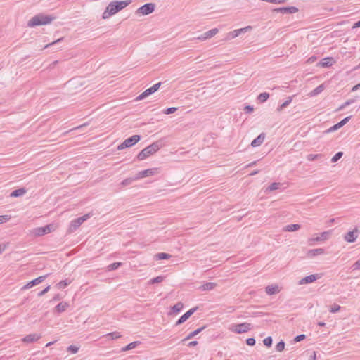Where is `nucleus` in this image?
Returning a JSON list of instances; mask_svg holds the SVG:
<instances>
[{
	"instance_id": "nucleus-1",
	"label": "nucleus",
	"mask_w": 360,
	"mask_h": 360,
	"mask_svg": "<svg viewBox=\"0 0 360 360\" xmlns=\"http://www.w3.org/2000/svg\"><path fill=\"white\" fill-rule=\"evenodd\" d=\"M131 3V0L114 1H111L103 13L102 18L108 19L122 11Z\"/></svg>"
},
{
	"instance_id": "nucleus-2",
	"label": "nucleus",
	"mask_w": 360,
	"mask_h": 360,
	"mask_svg": "<svg viewBox=\"0 0 360 360\" xmlns=\"http://www.w3.org/2000/svg\"><path fill=\"white\" fill-rule=\"evenodd\" d=\"M54 19L55 17L53 16L39 13L32 17L27 22V26L33 27L35 26L47 25L51 23Z\"/></svg>"
},
{
	"instance_id": "nucleus-3",
	"label": "nucleus",
	"mask_w": 360,
	"mask_h": 360,
	"mask_svg": "<svg viewBox=\"0 0 360 360\" xmlns=\"http://www.w3.org/2000/svg\"><path fill=\"white\" fill-rule=\"evenodd\" d=\"M162 147L160 141L153 142L152 144L143 148L137 155L139 160H143L150 155L155 153Z\"/></svg>"
},
{
	"instance_id": "nucleus-4",
	"label": "nucleus",
	"mask_w": 360,
	"mask_h": 360,
	"mask_svg": "<svg viewBox=\"0 0 360 360\" xmlns=\"http://www.w3.org/2000/svg\"><path fill=\"white\" fill-rule=\"evenodd\" d=\"M141 140L140 135H133L125 139L121 144L117 146V150H123L124 148L134 146Z\"/></svg>"
},
{
	"instance_id": "nucleus-5",
	"label": "nucleus",
	"mask_w": 360,
	"mask_h": 360,
	"mask_svg": "<svg viewBox=\"0 0 360 360\" xmlns=\"http://www.w3.org/2000/svg\"><path fill=\"white\" fill-rule=\"evenodd\" d=\"M155 4L154 3H147L139 7L136 11L138 15H147L155 11Z\"/></svg>"
},
{
	"instance_id": "nucleus-6",
	"label": "nucleus",
	"mask_w": 360,
	"mask_h": 360,
	"mask_svg": "<svg viewBox=\"0 0 360 360\" xmlns=\"http://www.w3.org/2000/svg\"><path fill=\"white\" fill-rule=\"evenodd\" d=\"M89 217V214H86L82 217H78L77 219L72 220L70 223L69 231L70 232L75 231L77 228H79L81 226L82 223H84Z\"/></svg>"
},
{
	"instance_id": "nucleus-7",
	"label": "nucleus",
	"mask_w": 360,
	"mask_h": 360,
	"mask_svg": "<svg viewBox=\"0 0 360 360\" xmlns=\"http://www.w3.org/2000/svg\"><path fill=\"white\" fill-rule=\"evenodd\" d=\"M252 329V325L249 323H242L236 324L233 326L231 330L237 334L246 333Z\"/></svg>"
},
{
	"instance_id": "nucleus-8",
	"label": "nucleus",
	"mask_w": 360,
	"mask_h": 360,
	"mask_svg": "<svg viewBox=\"0 0 360 360\" xmlns=\"http://www.w3.org/2000/svg\"><path fill=\"white\" fill-rule=\"evenodd\" d=\"M53 230V225L48 224L42 227H38L33 230V233L36 236H41L50 233Z\"/></svg>"
},
{
	"instance_id": "nucleus-9",
	"label": "nucleus",
	"mask_w": 360,
	"mask_h": 360,
	"mask_svg": "<svg viewBox=\"0 0 360 360\" xmlns=\"http://www.w3.org/2000/svg\"><path fill=\"white\" fill-rule=\"evenodd\" d=\"M48 276H49V274H46L44 276H41L35 279H33L32 281L28 282L26 285H25L22 288V290H27V289H29L30 288H32L33 286H35V285L41 283L47 278Z\"/></svg>"
},
{
	"instance_id": "nucleus-10",
	"label": "nucleus",
	"mask_w": 360,
	"mask_h": 360,
	"mask_svg": "<svg viewBox=\"0 0 360 360\" xmlns=\"http://www.w3.org/2000/svg\"><path fill=\"white\" fill-rule=\"evenodd\" d=\"M359 236V230L357 228L354 229L352 231L347 232L344 236V239L348 243H354Z\"/></svg>"
},
{
	"instance_id": "nucleus-11",
	"label": "nucleus",
	"mask_w": 360,
	"mask_h": 360,
	"mask_svg": "<svg viewBox=\"0 0 360 360\" xmlns=\"http://www.w3.org/2000/svg\"><path fill=\"white\" fill-rule=\"evenodd\" d=\"M198 309V307H193L184 313L176 322V326H179L184 323L193 313Z\"/></svg>"
},
{
	"instance_id": "nucleus-12",
	"label": "nucleus",
	"mask_w": 360,
	"mask_h": 360,
	"mask_svg": "<svg viewBox=\"0 0 360 360\" xmlns=\"http://www.w3.org/2000/svg\"><path fill=\"white\" fill-rule=\"evenodd\" d=\"M156 172H157V169L156 168H153V169H148L143 170V171L139 172L136 174V176L135 177V179H142V178H144V177L153 176V175L155 174Z\"/></svg>"
},
{
	"instance_id": "nucleus-13",
	"label": "nucleus",
	"mask_w": 360,
	"mask_h": 360,
	"mask_svg": "<svg viewBox=\"0 0 360 360\" xmlns=\"http://www.w3.org/2000/svg\"><path fill=\"white\" fill-rule=\"evenodd\" d=\"M219 32V30L217 28H213L207 32H205L200 36L197 37V39L200 41H205L206 39H210L211 37L216 35Z\"/></svg>"
},
{
	"instance_id": "nucleus-14",
	"label": "nucleus",
	"mask_w": 360,
	"mask_h": 360,
	"mask_svg": "<svg viewBox=\"0 0 360 360\" xmlns=\"http://www.w3.org/2000/svg\"><path fill=\"white\" fill-rule=\"evenodd\" d=\"M320 278H321L320 274H311V275H309V276H305L304 278H302L299 281V284L304 285V284L311 283Z\"/></svg>"
},
{
	"instance_id": "nucleus-15",
	"label": "nucleus",
	"mask_w": 360,
	"mask_h": 360,
	"mask_svg": "<svg viewBox=\"0 0 360 360\" xmlns=\"http://www.w3.org/2000/svg\"><path fill=\"white\" fill-rule=\"evenodd\" d=\"M274 11L284 13H295L298 11V8L295 6H288V7H281L274 9Z\"/></svg>"
},
{
	"instance_id": "nucleus-16",
	"label": "nucleus",
	"mask_w": 360,
	"mask_h": 360,
	"mask_svg": "<svg viewBox=\"0 0 360 360\" xmlns=\"http://www.w3.org/2000/svg\"><path fill=\"white\" fill-rule=\"evenodd\" d=\"M335 61L333 58L332 57H327L325 58H323L318 64L317 65L322 68H328L333 65V63H335Z\"/></svg>"
},
{
	"instance_id": "nucleus-17",
	"label": "nucleus",
	"mask_w": 360,
	"mask_h": 360,
	"mask_svg": "<svg viewBox=\"0 0 360 360\" xmlns=\"http://www.w3.org/2000/svg\"><path fill=\"white\" fill-rule=\"evenodd\" d=\"M41 338V335L39 334H29L22 338V342L27 343L34 342L39 340Z\"/></svg>"
},
{
	"instance_id": "nucleus-18",
	"label": "nucleus",
	"mask_w": 360,
	"mask_h": 360,
	"mask_svg": "<svg viewBox=\"0 0 360 360\" xmlns=\"http://www.w3.org/2000/svg\"><path fill=\"white\" fill-rule=\"evenodd\" d=\"M281 288L278 285H270L266 287L265 292L269 295H272L279 292Z\"/></svg>"
},
{
	"instance_id": "nucleus-19",
	"label": "nucleus",
	"mask_w": 360,
	"mask_h": 360,
	"mask_svg": "<svg viewBox=\"0 0 360 360\" xmlns=\"http://www.w3.org/2000/svg\"><path fill=\"white\" fill-rule=\"evenodd\" d=\"M217 284L213 282H207L198 288V290L201 291H210L213 290Z\"/></svg>"
},
{
	"instance_id": "nucleus-20",
	"label": "nucleus",
	"mask_w": 360,
	"mask_h": 360,
	"mask_svg": "<svg viewBox=\"0 0 360 360\" xmlns=\"http://www.w3.org/2000/svg\"><path fill=\"white\" fill-rule=\"evenodd\" d=\"M265 139V134L261 133L257 138H255L251 143V146L257 147L262 145Z\"/></svg>"
},
{
	"instance_id": "nucleus-21",
	"label": "nucleus",
	"mask_w": 360,
	"mask_h": 360,
	"mask_svg": "<svg viewBox=\"0 0 360 360\" xmlns=\"http://www.w3.org/2000/svg\"><path fill=\"white\" fill-rule=\"evenodd\" d=\"M155 91L154 90H153V89L151 87L146 89L143 93H141L140 95H139L136 100V101H141V100H143L144 98H146V97H148V96L153 94V93H155Z\"/></svg>"
},
{
	"instance_id": "nucleus-22",
	"label": "nucleus",
	"mask_w": 360,
	"mask_h": 360,
	"mask_svg": "<svg viewBox=\"0 0 360 360\" xmlns=\"http://www.w3.org/2000/svg\"><path fill=\"white\" fill-rule=\"evenodd\" d=\"M26 193H27L26 188H20L15 189L13 191H12L11 193L10 194V196L13 197V198H18V197L22 196Z\"/></svg>"
},
{
	"instance_id": "nucleus-23",
	"label": "nucleus",
	"mask_w": 360,
	"mask_h": 360,
	"mask_svg": "<svg viewBox=\"0 0 360 360\" xmlns=\"http://www.w3.org/2000/svg\"><path fill=\"white\" fill-rule=\"evenodd\" d=\"M243 33H244V30H243L242 28L235 30L228 33L226 39H233L238 37L240 34H243Z\"/></svg>"
},
{
	"instance_id": "nucleus-24",
	"label": "nucleus",
	"mask_w": 360,
	"mask_h": 360,
	"mask_svg": "<svg viewBox=\"0 0 360 360\" xmlns=\"http://www.w3.org/2000/svg\"><path fill=\"white\" fill-rule=\"evenodd\" d=\"M329 234H330L329 231L322 232L321 233L320 236H317L316 238H313L310 239V241H311V242H320V241L325 240H326L328 238Z\"/></svg>"
},
{
	"instance_id": "nucleus-25",
	"label": "nucleus",
	"mask_w": 360,
	"mask_h": 360,
	"mask_svg": "<svg viewBox=\"0 0 360 360\" xmlns=\"http://www.w3.org/2000/svg\"><path fill=\"white\" fill-rule=\"evenodd\" d=\"M68 307H69L68 303H67L65 302H61L56 306L55 309L58 313H62V312L65 311L68 309Z\"/></svg>"
},
{
	"instance_id": "nucleus-26",
	"label": "nucleus",
	"mask_w": 360,
	"mask_h": 360,
	"mask_svg": "<svg viewBox=\"0 0 360 360\" xmlns=\"http://www.w3.org/2000/svg\"><path fill=\"white\" fill-rule=\"evenodd\" d=\"M140 345H141V342L140 341L132 342L128 344L124 347H122L121 349V352H126V351H128V350H131V349H132L134 348H136L137 346H139Z\"/></svg>"
},
{
	"instance_id": "nucleus-27",
	"label": "nucleus",
	"mask_w": 360,
	"mask_h": 360,
	"mask_svg": "<svg viewBox=\"0 0 360 360\" xmlns=\"http://www.w3.org/2000/svg\"><path fill=\"white\" fill-rule=\"evenodd\" d=\"M323 253H324V249H323V248L311 249L308 251V256L315 257L318 255H321Z\"/></svg>"
},
{
	"instance_id": "nucleus-28",
	"label": "nucleus",
	"mask_w": 360,
	"mask_h": 360,
	"mask_svg": "<svg viewBox=\"0 0 360 360\" xmlns=\"http://www.w3.org/2000/svg\"><path fill=\"white\" fill-rule=\"evenodd\" d=\"M300 229V224H289V225L285 226L283 228V230L285 231L292 232V231H297Z\"/></svg>"
},
{
	"instance_id": "nucleus-29",
	"label": "nucleus",
	"mask_w": 360,
	"mask_h": 360,
	"mask_svg": "<svg viewBox=\"0 0 360 360\" xmlns=\"http://www.w3.org/2000/svg\"><path fill=\"white\" fill-rule=\"evenodd\" d=\"M205 328V326L200 327L195 330L189 333L184 340V341L191 339L194 336L197 335L198 333H200L201 331H202Z\"/></svg>"
},
{
	"instance_id": "nucleus-30",
	"label": "nucleus",
	"mask_w": 360,
	"mask_h": 360,
	"mask_svg": "<svg viewBox=\"0 0 360 360\" xmlns=\"http://www.w3.org/2000/svg\"><path fill=\"white\" fill-rule=\"evenodd\" d=\"M184 307V304L182 302H177L176 304H175L171 309L172 310V312L174 313V314H178L179 313L181 309H183Z\"/></svg>"
},
{
	"instance_id": "nucleus-31",
	"label": "nucleus",
	"mask_w": 360,
	"mask_h": 360,
	"mask_svg": "<svg viewBox=\"0 0 360 360\" xmlns=\"http://www.w3.org/2000/svg\"><path fill=\"white\" fill-rule=\"evenodd\" d=\"M323 89H324V85L320 84L319 86L316 87L313 91H311V93L309 94V95L311 96H316V95L321 94L323 91Z\"/></svg>"
},
{
	"instance_id": "nucleus-32",
	"label": "nucleus",
	"mask_w": 360,
	"mask_h": 360,
	"mask_svg": "<svg viewBox=\"0 0 360 360\" xmlns=\"http://www.w3.org/2000/svg\"><path fill=\"white\" fill-rule=\"evenodd\" d=\"M269 98V94L267 93V92H263V93H261L258 96H257V99L259 101V102L261 103H264L266 101H267V99Z\"/></svg>"
},
{
	"instance_id": "nucleus-33",
	"label": "nucleus",
	"mask_w": 360,
	"mask_h": 360,
	"mask_svg": "<svg viewBox=\"0 0 360 360\" xmlns=\"http://www.w3.org/2000/svg\"><path fill=\"white\" fill-rule=\"evenodd\" d=\"M172 256L169 254L165 252L158 253L155 255V258L159 260L169 259Z\"/></svg>"
},
{
	"instance_id": "nucleus-34",
	"label": "nucleus",
	"mask_w": 360,
	"mask_h": 360,
	"mask_svg": "<svg viewBox=\"0 0 360 360\" xmlns=\"http://www.w3.org/2000/svg\"><path fill=\"white\" fill-rule=\"evenodd\" d=\"M70 283H71L70 281L65 279V280H63V281H61L60 282H59L56 285V286L59 289H63V288H66Z\"/></svg>"
},
{
	"instance_id": "nucleus-35",
	"label": "nucleus",
	"mask_w": 360,
	"mask_h": 360,
	"mask_svg": "<svg viewBox=\"0 0 360 360\" xmlns=\"http://www.w3.org/2000/svg\"><path fill=\"white\" fill-rule=\"evenodd\" d=\"M105 336L110 340H116L120 338L121 337V335L118 332H112L108 333Z\"/></svg>"
},
{
	"instance_id": "nucleus-36",
	"label": "nucleus",
	"mask_w": 360,
	"mask_h": 360,
	"mask_svg": "<svg viewBox=\"0 0 360 360\" xmlns=\"http://www.w3.org/2000/svg\"><path fill=\"white\" fill-rule=\"evenodd\" d=\"M280 186H281L280 183L274 182L269 186V187L266 188V191H273L280 188Z\"/></svg>"
},
{
	"instance_id": "nucleus-37",
	"label": "nucleus",
	"mask_w": 360,
	"mask_h": 360,
	"mask_svg": "<svg viewBox=\"0 0 360 360\" xmlns=\"http://www.w3.org/2000/svg\"><path fill=\"white\" fill-rule=\"evenodd\" d=\"M164 276H157L155 278H151L149 281H148V283L149 284H155V283H161L164 280Z\"/></svg>"
},
{
	"instance_id": "nucleus-38",
	"label": "nucleus",
	"mask_w": 360,
	"mask_h": 360,
	"mask_svg": "<svg viewBox=\"0 0 360 360\" xmlns=\"http://www.w3.org/2000/svg\"><path fill=\"white\" fill-rule=\"evenodd\" d=\"M285 342L281 340L280 342H278L276 344V350L277 352H279L283 351V349L285 348Z\"/></svg>"
},
{
	"instance_id": "nucleus-39",
	"label": "nucleus",
	"mask_w": 360,
	"mask_h": 360,
	"mask_svg": "<svg viewBox=\"0 0 360 360\" xmlns=\"http://www.w3.org/2000/svg\"><path fill=\"white\" fill-rule=\"evenodd\" d=\"M121 266H122L121 262H114L108 266V271H114L115 269H117Z\"/></svg>"
},
{
	"instance_id": "nucleus-40",
	"label": "nucleus",
	"mask_w": 360,
	"mask_h": 360,
	"mask_svg": "<svg viewBox=\"0 0 360 360\" xmlns=\"http://www.w3.org/2000/svg\"><path fill=\"white\" fill-rule=\"evenodd\" d=\"M292 97H289L284 103H283L278 108V110L280 111L282 109L286 108L291 102H292Z\"/></svg>"
},
{
	"instance_id": "nucleus-41",
	"label": "nucleus",
	"mask_w": 360,
	"mask_h": 360,
	"mask_svg": "<svg viewBox=\"0 0 360 360\" xmlns=\"http://www.w3.org/2000/svg\"><path fill=\"white\" fill-rule=\"evenodd\" d=\"M353 103H354V99H350V100H348L346 102H345L343 104H342L338 109V111L340 110H343L344 108H345L347 106H349V105L352 104Z\"/></svg>"
},
{
	"instance_id": "nucleus-42",
	"label": "nucleus",
	"mask_w": 360,
	"mask_h": 360,
	"mask_svg": "<svg viewBox=\"0 0 360 360\" xmlns=\"http://www.w3.org/2000/svg\"><path fill=\"white\" fill-rule=\"evenodd\" d=\"M79 347L76 345H70L67 348V351L71 354H76L79 351Z\"/></svg>"
},
{
	"instance_id": "nucleus-43",
	"label": "nucleus",
	"mask_w": 360,
	"mask_h": 360,
	"mask_svg": "<svg viewBox=\"0 0 360 360\" xmlns=\"http://www.w3.org/2000/svg\"><path fill=\"white\" fill-rule=\"evenodd\" d=\"M322 156V154H309L307 155V158L309 161H314L319 158H321Z\"/></svg>"
},
{
	"instance_id": "nucleus-44",
	"label": "nucleus",
	"mask_w": 360,
	"mask_h": 360,
	"mask_svg": "<svg viewBox=\"0 0 360 360\" xmlns=\"http://www.w3.org/2000/svg\"><path fill=\"white\" fill-rule=\"evenodd\" d=\"M272 342H273V340L271 336L266 337L263 340L264 345L268 347H270L271 346Z\"/></svg>"
},
{
	"instance_id": "nucleus-45",
	"label": "nucleus",
	"mask_w": 360,
	"mask_h": 360,
	"mask_svg": "<svg viewBox=\"0 0 360 360\" xmlns=\"http://www.w3.org/2000/svg\"><path fill=\"white\" fill-rule=\"evenodd\" d=\"M343 155L342 152H338L331 159L332 162H335L339 160Z\"/></svg>"
},
{
	"instance_id": "nucleus-46",
	"label": "nucleus",
	"mask_w": 360,
	"mask_h": 360,
	"mask_svg": "<svg viewBox=\"0 0 360 360\" xmlns=\"http://www.w3.org/2000/svg\"><path fill=\"white\" fill-rule=\"evenodd\" d=\"M177 110V108L175 107H170L167 108V109L164 110L163 112L167 115L172 114L175 112Z\"/></svg>"
},
{
	"instance_id": "nucleus-47",
	"label": "nucleus",
	"mask_w": 360,
	"mask_h": 360,
	"mask_svg": "<svg viewBox=\"0 0 360 360\" xmlns=\"http://www.w3.org/2000/svg\"><path fill=\"white\" fill-rule=\"evenodd\" d=\"M341 307L337 304H334L330 309V313H336L340 311Z\"/></svg>"
},
{
	"instance_id": "nucleus-48",
	"label": "nucleus",
	"mask_w": 360,
	"mask_h": 360,
	"mask_svg": "<svg viewBox=\"0 0 360 360\" xmlns=\"http://www.w3.org/2000/svg\"><path fill=\"white\" fill-rule=\"evenodd\" d=\"M134 180H136L135 178L134 179H133V178H127V179H124L122 181L121 184L122 186H128V185L131 184Z\"/></svg>"
},
{
	"instance_id": "nucleus-49",
	"label": "nucleus",
	"mask_w": 360,
	"mask_h": 360,
	"mask_svg": "<svg viewBox=\"0 0 360 360\" xmlns=\"http://www.w3.org/2000/svg\"><path fill=\"white\" fill-rule=\"evenodd\" d=\"M342 127L340 125V123H337L335 124H334L333 126H332L331 127H330L328 129V132H332V131H336L338 130V129L341 128Z\"/></svg>"
},
{
	"instance_id": "nucleus-50",
	"label": "nucleus",
	"mask_w": 360,
	"mask_h": 360,
	"mask_svg": "<svg viewBox=\"0 0 360 360\" xmlns=\"http://www.w3.org/2000/svg\"><path fill=\"white\" fill-rule=\"evenodd\" d=\"M256 343L255 339L253 338H249L246 339V344L249 346H254Z\"/></svg>"
},
{
	"instance_id": "nucleus-51",
	"label": "nucleus",
	"mask_w": 360,
	"mask_h": 360,
	"mask_svg": "<svg viewBox=\"0 0 360 360\" xmlns=\"http://www.w3.org/2000/svg\"><path fill=\"white\" fill-rule=\"evenodd\" d=\"M63 39V38L61 37V38H60V39H57V40H56V41H53L51 43H49V44H46L44 46V49L49 48V47H51V46H53V45H55V44H58L59 42H60Z\"/></svg>"
},
{
	"instance_id": "nucleus-52",
	"label": "nucleus",
	"mask_w": 360,
	"mask_h": 360,
	"mask_svg": "<svg viewBox=\"0 0 360 360\" xmlns=\"http://www.w3.org/2000/svg\"><path fill=\"white\" fill-rule=\"evenodd\" d=\"M10 219V217L8 215L0 216V224L8 221Z\"/></svg>"
},
{
	"instance_id": "nucleus-53",
	"label": "nucleus",
	"mask_w": 360,
	"mask_h": 360,
	"mask_svg": "<svg viewBox=\"0 0 360 360\" xmlns=\"http://www.w3.org/2000/svg\"><path fill=\"white\" fill-rule=\"evenodd\" d=\"M306 338V335H304V334H300V335H297L295 338H294V341L295 342H300L302 340H303L304 339Z\"/></svg>"
},
{
	"instance_id": "nucleus-54",
	"label": "nucleus",
	"mask_w": 360,
	"mask_h": 360,
	"mask_svg": "<svg viewBox=\"0 0 360 360\" xmlns=\"http://www.w3.org/2000/svg\"><path fill=\"white\" fill-rule=\"evenodd\" d=\"M50 289V285H48L47 287H46L44 290H42L41 291H40L39 292H38L37 295L39 297H41L43 296L44 295H45L46 292H48V291Z\"/></svg>"
},
{
	"instance_id": "nucleus-55",
	"label": "nucleus",
	"mask_w": 360,
	"mask_h": 360,
	"mask_svg": "<svg viewBox=\"0 0 360 360\" xmlns=\"http://www.w3.org/2000/svg\"><path fill=\"white\" fill-rule=\"evenodd\" d=\"M350 118H351V116H348V117H345V118H344V119H342L340 122H339L340 125L341 127H343L345 124H347V123L349 122V120H350Z\"/></svg>"
},
{
	"instance_id": "nucleus-56",
	"label": "nucleus",
	"mask_w": 360,
	"mask_h": 360,
	"mask_svg": "<svg viewBox=\"0 0 360 360\" xmlns=\"http://www.w3.org/2000/svg\"><path fill=\"white\" fill-rule=\"evenodd\" d=\"M8 243L0 244V255L8 248Z\"/></svg>"
},
{
	"instance_id": "nucleus-57",
	"label": "nucleus",
	"mask_w": 360,
	"mask_h": 360,
	"mask_svg": "<svg viewBox=\"0 0 360 360\" xmlns=\"http://www.w3.org/2000/svg\"><path fill=\"white\" fill-rule=\"evenodd\" d=\"M244 110L246 113H251L252 112H253L254 108H253V106H251V105H246L244 108Z\"/></svg>"
},
{
	"instance_id": "nucleus-58",
	"label": "nucleus",
	"mask_w": 360,
	"mask_h": 360,
	"mask_svg": "<svg viewBox=\"0 0 360 360\" xmlns=\"http://www.w3.org/2000/svg\"><path fill=\"white\" fill-rule=\"evenodd\" d=\"M352 268L353 270L360 269V260L356 261L352 266Z\"/></svg>"
},
{
	"instance_id": "nucleus-59",
	"label": "nucleus",
	"mask_w": 360,
	"mask_h": 360,
	"mask_svg": "<svg viewBox=\"0 0 360 360\" xmlns=\"http://www.w3.org/2000/svg\"><path fill=\"white\" fill-rule=\"evenodd\" d=\"M61 296L60 294H56L53 296V297L50 300L51 302L58 301L61 299Z\"/></svg>"
},
{
	"instance_id": "nucleus-60",
	"label": "nucleus",
	"mask_w": 360,
	"mask_h": 360,
	"mask_svg": "<svg viewBox=\"0 0 360 360\" xmlns=\"http://www.w3.org/2000/svg\"><path fill=\"white\" fill-rule=\"evenodd\" d=\"M161 84H162V82H158V83L154 84L153 86H152L151 88L155 91H157L159 89V88L160 87Z\"/></svg>"
},
{
	"instance_id": "nucleus-61",
	"label": "nucleus",
	"mask_w": 360,
	"mask_h": 360,
	"mask_svg": "<svg viewBox=\"0 0 360 360\" xmlns=\"http://www.w3.org/2000/svg\"><path fill=\"white\" fill-rule=\"evenodd\" d=\"M316 60V56H311L310 58H309L307 60V63H309V64H311L314 62H315Z\"/></svg>"
},
{
	"instance_id": "nucleus-62",
	"label": "nucleus",
	"mask_w": 360,
	"mask_h": 360,
	"mask_svg": "<svg viewBox=\"0 0 360 360\" xmlns=\"http://www.w3.org/2000/svg\"><path fill=\"white\" fill-rule=\"evenodd\" d=\"M198 344V341L193 340L188 343V346L190 347H195Z\"/></svg>"
},
{
	"instance_id": "nucleus-63",
	"label": "nucleus",
	"mask_w": 360,
	"mask_h": 360,
	"mask_svg": "<svg viewBox=\"0 0 360 360\" xmlns=\"http://www.w3.org/2000/svg\"><path fill=\"white\" fill-rule=\"evenodd\" d=\"M309 360H316V352H313L311 355L309 356Z\"/></svg>"
},
{
	"instance_id": "nucleus-64",
	"label": "nucleus",
	"mask_w": 360,
	"mask_h": 360,
	"mask_svg": "<svg viewBox=\"0 0 360 360\" xmlns=\"http://www.w3.org/2000/svg\"><path fill=\"white\" fill-rule=\"evenodd\" d=\"M360 27V20L357 22H356L353 26H352V29H356V28H359Z\"/></svg>"
}]
</instances>
